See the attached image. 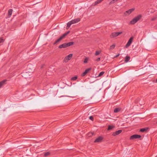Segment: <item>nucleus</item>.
I'll use <instances>...</instances> for the list:
<instances>
[{
  "label": "nucleus",
  "mask_w": 157,
  "mask_h": 157,
  "mask_svg": "<svg viewBox=\"0 0 157 157\" xmlns=\"http://www.w3.org/2000/svg\"><path fill=\"white\" fill-rule=\"evenodd\" d=\"M72 24H73V23L71 21L67 23V27L68 28H69Z\"/></svg>",
  "instance_id": "2eb2a0df"
},
{
  "label": "nucleus",
  "mask_w": 157,
  "mask_h": 157,
  "mask_svg": "<svg viewBox=\"0 0 157 157\" xmlns=\"http://www.w3.org/2000/svg\"><path fill=\"white\" fill-rule=\"evenodd\" d=\"M100 60V57H99L95 61H99Z\"/></svg>",
  "instance_id": "2f4dec72"
},
{
  "label": "nucleus",
  "mask_w": 157,
  "mask_h": 157,
  "mask_svg": "<svg viewBox=\"0 0 157 157\" xmlns=\"http://www.w3.org/2000/svg\"><path fill=\"white\" fill-rule=\"evenodd\" d=\"M122 131L121 130H118L116 131L115 132H114L113 133V135L114 136H116V135H118L119 134H120L121 132Z\"/></svg>",
  "instance_id": "f8f14e48"
},
{
  "label": "nucleus",
  "mask_w": 157,
  "mask_h": 157,
  "mask_svg": "<svg viewBox=\"0 0 157 157\" xmlns=\"http://www.w3.org/2000/svg\"><path fill=\"white\" fill-rule=\"evenodd\" d=\"M50 154V153L49 152H47L45 153L44 154V155L45 156H47L48 155H49Z\"/></svg>",
  "instance_id": "cd10ccee"
},
{
  "label": "nucleus",
  "mask_w": 157,
  "mask_h": 157,
  "mask_svg": "<svg viewBox=\"0 0 157 157\" xmlns=\"http://www.w3.org/2000/svg\"><path fill=\"white\" fill-rule=\"evenodd\" d=\"M89 119L93 121H94V117L92 116H90L89 117Z\"/></svg>",
  "instance_id": "c85d7f7f"
},
{
  "label": "nucleus",
  "mask_w": 157,
  "mask_h": 157,
  "mask_svg": "<svg viewBox=\"0 0 157 157\" xmlns=\"http://www.w3.org/2000/svg\"><path fill=\"white\" fill-rule=\"evenodd\" d=\"M120 111V109L119 108H116L114 109V112L115 113H117Z\"/></svg>",
  "instance_id": "dca6fc26"
},
{
  "label": "nucleus",
  "mask_w": 157,
  "mask_h": 157,
  "mask_svg": "<svg viewBox=\"0 0 157 157\" xmlns=\"http://www.w3.org/2000/svg\"><path fill=\"white\" fill-rule=\"evenodd\" d=\"M130 59V57L129 56H127L125 58L124 62L126 63L128 62Z\"/></svg>",
  "instance_id": "4468645a"
},
{
  "label": "nucleus",
  "mask_w": 157,
  "mask_h": 157,
  "mask_svg": "<svg viewBox=\"0 0 157 157\" xmlns=\"http://www.w3.org/2000/svg\"><path fill=\"white\" fill-rule=\"evenodd\" d=\"M6 81V80H4L0 82V88L2 87V86L3 85L5 84V82Z\"/></svg>",
  "instance_id": "ddd939ff"
},
{
  "label": "nucleus",
  "mask_w": 157,
  "mask_h": 157,
  "mask_svg": "<svg viewBox=\"0 0 157 157\" xmlns=\"http://www.w3.org/2000/svg\"><path fill=\"white\" fill-rule=\"evenodd\" d=\"M100 53V52L99 51H96L95 53V55L96 56H97V55H98Z\"/></svg>",
  "instance_id": "c756f323"
},
{
  "label": "nucleus",
  "mask_w": 157,
  "mask_h": 157,
  "mask_svg": "<svg viewBox=\"0 0 157 157\" xmlns=\"http://www.w3.org/2000/svg\"><path fill=\"white\" fill-rule=\"evenodd\" d=\"M134 10V9L132 8L126 11L124 13V14L126 16L130 14Z\"/></svg>",
  "instance_id": "0eeeda50"
},
{
  "label": "nucleus",
  "mask_w": 157,
  "mask_h": 157,
  "mask_svg": "<svg viewBox=\"0 0 157 157\" xmlns=\"http://www.w3.org/2000/svg\"><path fill=\"white\" fill-rule=\"evenodd\" d=\"M80 20V19L79 18H77L74 20H72L71 21V22L73 24L79 22Z\"/></svg>",
  "instance_id": "1a4fd4ad"
},
{
  "label": "nucleus",
  "mask_w": 157,
  "mask_h": 157,
  "mask_svg": "<svg viewBox=\"0 0 157 157\" xmlns=\"http://www.w3.org/2000/svg\"><path fill=\"white\" fill-rule=\"evenodd\" d=\"M73 56L72 54H70L68 55L64 59L63 61L64 62H67L69 60H70Z\"/></svg>",
  "instance_id": "20e7f679"
},
{
  "label": "nucleus",
  "mask_w": 157,
  "mask_h": 157,
  "mask_svg": "<svg viewBox=\"0 0 157 157\" xmlns=\"http://www.w3.org/2000/svg\"><path fill=\"white\" fill-rule=\"evenodd\" d=\"M157 18V16H155L152 17V18L151 19V21H154Z\"/></svg>",
  "instance_id": "b1692460"
},
{
  "label": "nucleus",
  "mask_w": 157,
  "mask_h": 157,
  "mask_svg": "<svg viewBox=\"0 0 157 157\" xmlns=\"http://www.w3.org/2000/svg\"><path fill=\"white\" fill-rule=\"evenodd\" d=\"M64 37L62 36H61L54 43V45L56 44L58 42L60 41Z\"/></svg>",
  "instance_id": "9b49d317"
},
{
  "label": "nucleus",
  "mask_w": 157,
  "mask_h": 157,
  "mask_svg": "<svg viewBox=\"0 0 157 157\" xmlns=\"http://www.w3.org/2000/svg\"><path fill=\"white\" fill-rule=\"evenodd\" d=\"M141 137L140 135H134L130 137V140H133L135 139H138L140 138Z\"/></svg>",
  "instance_id": "423d86ee"
},
{
  "label": "nucleus",
  "mask_w": 157,
  "mask_h": 157,
  "mask_svg": "<svg viewBox=\"0 0 157 157\" xmlns=\"http://www.w3.org/2000/svg\"><path fill=\"white\" fill-rule=\"evenodd\" d=\"M103 139V138L101 136H99L97 138H96L94 142L95 143H99L102 141Z\"/></svg>",
  "instance_id": "6e6552de"
},
{
  "label": "nucleus",
  "mask_w": 157,
  "mask_h": 157,
  "mask_svg": "<svg viewBox=\"0 0 157 157\" xmlns=\"http://www.w3.org/2000/svg\"><path fill=\"white\" fill-rule=\"evenodd\" d=\"M122 33V32L113 33H112V34L110 35V37L111 38H113L118 36L120 34H121Z\"/></svg>",
  "instance_id": "7ed1b4c3"
},
{
  "label": "nucleus",
  "mask_w": 157,
  "mask_h": 157,
  "mask_svg": "<svg viewBox=\"0 0 157 157\" xmlns=\"http://www.w3.org/2000/svg\"><path fill=\"white\" fill-rule=\"evenodd\" d=\"M88 58H86L84 60V63H87L88 62Z\"/></svg>",
  "instance_id": "393cba45"
},
{
  "label": "nucleus",
  "mask_w": 157,
  "mask_h": 157,
  "mask_svg": "<svg viewBox=\"0 0 157 157\" xmlns=\"http://www.w3.org/2000/svg\"><path fill=\"white\" fill-rule=\"evenodd\" d=\"M74 44V43L73 42H69L67 43H64L60 45L59 46V48H67V47L72 45Z\"/></svg>",
  "instance_id": "f03ea898"
},
{
  "label": "nucleus",
  "mask_w": 157,
  "mask_h": 157,
  "mask_svg": "<svg viewBox=\"0 0 157 157\" xmlns=\"http://www.w3.org/2000/svg\"><path fill=\"white\" fill-rule=\"evenodd\" d=\"M91 68H90L86 69L85 71L83 73L82 75L84 76L87 73H88L91 70Z\"/></svg>",
  "instance_id": "9d476101"
},
{
  "label": "nucleus",
  "mask_w": 157,
  "mask_h": 157,
  "mask_svg": "<svg viewBox=\"0 0 157 157\" xmlns=\"http://www.w3.org/2000/svg\"><path fill=\"white\" fill-rule=\"evenodd\" d=\"M114 128V126L109 125L108 126V127L107 129H108V130H109L112 129Z\"/></svg>",
  "instance_id": "a211bd4d"
},
{
  "label": "nucleus",
  "mask_w": 157,
  "mask_h": 157,
  "mask_svg": "<svg viewBox=\"0 0 157 157\" xmlns=\"http://www.w3.org/2000/svg\"><path fill=\"white\" fill-rule=\"evenodd\" d=\"M156 29H157V28H156Z\"/></svg>",
  "instance_id": "f704fd0d"
},
{
  "label": "nucleus",
  "mask_w": 157,
  "mask_h": 157,
  "mask_svg": "<svg viewBox=\"0 0 157 157\" xmlns=\"http://www.w3.org/2000/svg\"><path fill=\"white\" fill-rule=\"evenodd\" d=\"M104 73V72L102 71L100 73L99 75H98V76H102Z\"/></svg>",
  "instance_id": "bb28decb"
},
{
  "label": "nucleus",
  "mask_w": 157,
  "mask_h": 157,
  "mask_svg": "<svg viewBox=\"0 0 157 157\" xmlns=\"http://www.w3.org/2000/svg\"><path fill=\"white\" fill-rule=\"evenodd\" d=\"M103 0H97L95 3V5H96L97 4L100 3Z\"/></svg>",
  "instance_id": "412c9836"
},
{
  "label": "nucleus",
  "mask_w": 157,
  "mask_h": 157,
  "mask_svg": "<svg viewBox=\"0 0 157 157\" xmlns=\"http://www.w3.org/2000/svg\"><path fill=\"white\" fill-rule=\"evenodd\" d=\"M156 82H157V79H156Z\"/></svg>",
  "instance_id": "72a5a7b5"
},
{
  "label": "nucleus",
  "mask_w": 157,
  "mask_h": 157,
  "mask_svg": "<svg viewBox=\"0 0 157 157\" xmlns=\"http://www.w3.org/2000/svg\"><path fill=\"white\" fill-rule=\"evenodd\" d=\"M77 78V76H74L71 78V80L72 81H75L76 80Z\"/></svg>",
  "instance_id": "4be33fe9"
},
{
  "label": "nucleus",
  "mask_w": 157,
  "mask_h": 157,
  "mask_svg": "<svg viewBox=\"0 0 157 157\" xmlns=\"http://www.w3.org/2000/svg\"><path fill=\"white\" fill-rule=\"evenodd\" d=\"M119 0H112L109 2V4H113L116 2L117 1H118Z\"/></svg>",
  "instance_id": "6ab92c4d"
},
{
  "label": "nucleus",
  "mask_w": 157,
  "mask_h": 157,
  "mask_svg": "<svg viewBox=\"0 0 157 157\" xmlns=\"http://www.w3.org/2000/svg\"><path fill=\"white\" fill-rule=\"evenodd\" d=\"M69 33V32L68 31L66 33H65L63 34L62 36L64 38Z\"/></svg>",
  "instance_id": "a878e982"
},
{
  "label": "nucleus",
  "mask_w": 157,
  "mask_h": 157,
  "mask_svg": "<svg viewBox=\"0 0 157 157\" xmlns=\"http://www.w3.org/2000/svg\"><path fill=\"white\" fill-rule=\"evenodd\" d=\"M4 41V40L2 38H0V43L3 42Z\"/></svg>",
  "instance_id": "7c9ffc66"
},
{
  "label": "nucleus",
  "mask_w": 157,
  "mask_h": 157,
  "mask_svg": "<svg viewBox=\"0 0 157 157\" xmlns=\"http://www.w3.org/2000/svg\"><path fill=\"white\" fill-rule=\"evenodd\" d=\"M133 39V37H131L128 40L127 43V44H126V45H125V47L126 48H128L129 46H130V45L131 44L132 42Z\"/></svg>",
  "instance_id": "39448f33"
},
{
  "label": "nucleus",
  "mask_w": 157,
  "mask_h": 157,
  "mask_svg": "<svg viewBox=\"0 0 157 157\" xmlns=\"http://www.w3.org/2000/svg\"><path fill=\"white\" fill-rule=\"evenodd\" d=\"M142 17V16L141 14L139 15H137V16L135 17L134 18H133L132 20H131L130 22V24L131 25H134L139 20H140V19Z\"/></svg>",
  "instance_id": "f257e3e1"
},
{
  "label": "nucleus",
  "mask_w": 157,
  "mask_h": 157,
  "mask_svg": "<svg viewBox=\"0 0 157 157\" xmlns=\"http://www.w3.org/2000/svg\"><path fill=\"white\" fill-rule=\"evenodd\" d=\"M119 54H118V55H117L116 56V57H117L119 56Z\"/></svg>",
  "instance_id": "473e14b6"
},
{
  "label": "nucleus",
  "mask_w": 157,
  "mask_h": 157,
  "mask_svg": "<svg viewBox=\"0 0 157 157\" xmlns=\"http://www.w3.org/2000/svg\"><path fill=\"white\" fill-rule=\"evenodd\" d=\"M147 130V128H142L140 130V131L141 132H145Z\"/></svg>",
  "instance_id": "aec40b11"
},
{
  "label": "nucleus",
  "mask_w": 157,
  "mask_h": 157,
  "mask_svg": "<svg viewBox=\"0 0 157 157\" xmlns=\"http://www.w3.org/2000/svg\"><path fill=\"white\" fill-rule=\"evenodd\" d=\"M13 10L12 9H10L8 10V15L10 16H11L12 14Z\"/></svg>",
  "instance_id": "f3484780"
},
{
  "label": "nucleus",
  "mask_w": 157,
  "mask_h": 157,
  "mask_svg": "<svg viewBox=\"0 0 157 157\" xmlns=\"http://www.w3.org/2000/svg\"><path fill=\"white\" fill-rule=\"evenodd\" d=\"M115 44H113V45H111L109 49H113L115 48Z\"/></svg>",
  "instance_id": "5701e85b"
}]
</instances>
